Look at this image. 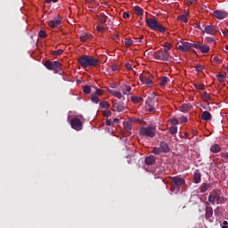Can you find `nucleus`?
Returning <instances> with one entry per match:
<instances>
[{"label": "nucleus", "instance_id": "bb28decb", "mask_svg": "<svg viewBox=\"0 0 228 228\" xmlns=\"http://www.w3.org/2000/svg\"><path fill=\"white\" fill-rule=\"evenodd\" d=\"M180 111H182V113H188V111H190V104L187 103H183L180 106Z\"/></svg>", "mask_w": 228, "mask_h": 228}, {"label": "nucleus", "instance_id": "c85d7f7f", "mask_svg": "<svg viewBox=\"0 0 228 228\" xmlns=\"http://www.w3.org/2000/svg\"><path fill=\"white\" fill-rule=\"evenodd\" d=\"M100 106H101V108H102V110H110V102H108V101H102L100 102Z\"/></svg>", "mask_w": 228, "mask_h": 228}, {"label": "nucleus", "instance_id": "5fc2aeb1", "mask_svg": "<svg viewBox=\"0 0 228 228\" xmlns=\"http://www.w3.org/2000/svg\"><path fill=\"white\" fill-rule=\"evenodd\" d=\"M129 17H131V15L129 14V12H125L123 13V19H129Z\"/></svg>", "mask_w": 228, "mask_h": 228}, {"label": "nucleus", "instance_id": "a211bd4d", "mask_svg": "<svg viewBox=\"0 0 228 228\" xmlns=\"http://www.w3.org/2000/svg\"><path fill=\"white\" fill-rule=\"evenodd\" d=\"M145 165H154V163H156V157H154V155H150V156H147L145 158Z\"/></svg>", "mask_w": 228, "mask_h": 228}, {"label": "nucleus", "instance_id": "0eeeda50", "mask_svg": "<svg viewBox=\"0 0 228 228\" xmlns=\"http://www.w3.org/2000/svg\"><path fill=\"white\" fill-rule=\"evenodd\" d=\"M152 76L149 73L141 75L140 76V81L143 83V85H146V86H150V88H152L154 86V82H152Z\"/></svg>", "mask_w": 228, "mask_h": 228}, {"label": "nucleus", "instance_id": "338daca9", "mask_svg": "<svg viewBox=\"0 0 228 228\" xmlns=\"http://www.w3.org/2000/svg\"><path fill=\"white\" fill-rule=\"evenodd\" d=\"M223 225H228V222L227 221H224L223 222Z\"/></svg>", "mask_w": 228, "mask_h": 228}, {"label": "nucleus", "instance_id": "473e14b6", "mask_svg": "<svg viewBox=\"0 0 228 228\" xmlns=\"http://www.w3.org/2000/svg\"><path fill=\"white\" fill-rule=\"evenodd\" d=\"M134 12L136 15H143V9H142L140 6H135Z\"/></svg>", "mask_w": 228, "mask_h": 228}, {"label": "nucleus", "instance_id": "49530a36", "mask_svg": "<svg viewBox=\"0 0 228 228\" xmlns=\"http://www.w3.org/2000/svg\"><path fill=\"white\" fill-rule=\"evenodd\" d=\"M171 124L173 126H175L179 124V120L177 118H172L171 119Z\"/></svg>", "mask_w": 228, "mask_h": 228}, {"label": "nucleus", "instance_id": "4be33fe9", "mask_svg": "<svg viewBox=\"0 0 228 228\" xmlns=\"http://www.w3.org/2000/svg\"><path fill=\"white\" fill-rule=\"evenodd\" d=\"M97 19L101 24H106V21L108 20V16H106L104 13H100L97 16Z\"/></svg>", "mask_w": 228, "mask_h": 228}, {"label": "nucleus", "instance_id": "f704fd0d", "mask_svg": "<svg viewBox=\"0 0 228 228\" xmlns=\"http://www.w3.org/2000/svg\"><path fill=\"white\" fill-rule=\"evenodd\" d=\"M216 79L219 81V83H224L225 81V75L218 74L216 76Z\"/></svg>", "mask_w": 228, "mask_h": 228}, {"label": "nucleus", "instance_id": "6ab92c4d", "mask_svg": "<svg viewBox=\"0 0 228 228\" xmlns=\"http://www.w3.org/2000/svg\"><path fill=\"white\" fill-rule=\"evenodd\" d=\"M205 33H208V35H216V28L211 25H208L205 27Z\"/></svg>", "mask_w": 228, "mask_h": 228}, {"label": "nucleus", "instance_id": "de8ad7c7", "mask_svg": "<svg viewBox=\"0 0 228 228\" xmlns=\"http://www.w3.org/2000/svg\"><path fill=\"white\" fill-rule=\"evenodd\" d=\"M103 117H111V111L106 110L102 112Z\"/></svg>", "mask_w": 228, "mask_h": 228}, {"label": "nucleus", "instance_id": "f257e3e1", "mask_svg": "<svg viewBox=\"0 0 228 228\" xmlns=\"http://www.w3.org/2000/svg\"><path fill=\"white\" fill-rule=\"evenodd\" d=\"M77 61L83 69H88V67H97L99 63H101V61L90 55H82L77 59Z\"/></svg>", "mask_w": 228, "mask_h": 228}, {"label": "nucleus", "instance_id": "2eb2a0df", "mask_svg": "<svg viewBox=\"0 0 228 228\" xmlns=\"http://www.w3.org/2000/svg\"><path fill=\"white\" fill-rule=\"evenodd\" d=\"M213 14L214 17H216V19H219V20H222L227 17V12L224 11H215Z\"/></svg>", "mask_w": 228, "mask_h": 228}, {"label": "nucleus", "instance_id": "9b49d317", "mask_svg": "<svg viewBox=\"0 0 228 228\" xmlns=\"http://www.w3.org/2000/svg\"><path fill=\"white\" fill-rule=\"evenodd\" d=\"M49 28H52V29H54V28H60L61 26V19H54L50 21H48Z\"/></svg>", "mask_w": 228, "mask_h": 228}, {"label": "nucleus", "instance_id": "c9c22d12", "mask_svg": "<svg viewBox=\"0 0 228 228\" xmlns=\"http://www.w3.org/2000/svg\"><path fill=\"white\" fill-rule=\"evenodd\" d=\"M91 101H92V102H94L95 104H99V96H97L96 94H92Z\"/></svg>", "mask_w": 228, "mask_h": 228}, {"label": "nucleus", "instance_id": "c03bdc74", "mask_svg": "<svg viewBox=\"0 0 228 228\" xmlns=\"http://www.w3.org/2000/svg\"><path fill=\"white\" fill-rule=\"evenodd\" d=\"M39 37L41 38H45V37H47V33L45 32V30H40L39 31Z\"/></svg>", "mask_w": 228, "mask_h": 228}, {"label": "nucleus", "instance_id": "052dcab7", "mask_svg": "<svg viewBox=\"0 0 228 228\" xmlns=\"http://www.w3.org/2000/svg\"><path fill=\"white\" fill-rule=\"evenodd\" d=\"M96 94H97V95H102V90L96 89Z\"/></svg>", "mask_w": 228, "mask_h": 228}, {"label": "nucleus", "instance_id": "412c9836", "mask_svg": "<svg viewBox=\"0 0 228 228\" xmlns=\"http://www.w3.org/2000/svg\"><path fill=\"white\" fill-rule=\"evenodd\" d=\"M201 98L203 99L204 102H207L208 104H209V102L213 101V99L211 98L209 94H208V92L203 93Z\"/></svg>", "mask_w": 228, "mask_h": 228}, {"label": "nucleus", "instance_id": "ddd939ff", "mask_svg": "<svg viewBox=\"0 0 228 228\" xmlns=\"http://www.w3.org/2000/svg\"><path fill=\"white\" fill-rule=\"evenodd\" d=\"M194 49L200 50V53H203L204 54H206V53H209V46H208L207 45H202L200 44H195Z\"/></svg>", "mask_w": 228, "mask_h": 228}, {"label": "nucleus", "instance_id": "4c0bfd02", "mask_svg": "<svg viewBox=\"0 0 228 228\" xmlns=\"http://www.w3.org/2000/svg\"><path fill=\"white\" fill-rule=\"evenodd\" d=\"M84 94H90L92 92V87L90 86H85L83 88Z\"/></svg>", "mask_w": 228, "mask_h": 228}, {"label": "nucleus", "instance_id": "bf43d9fd", "mask_svg": "<svg viewBox=\"0 0 228 228\" xmlns=\"http://www.w3.org/2000/svg\"><path fill=\"white\" fill-rule=\"evenodd\" d=\"M214 61L216 62V63H220V59L218 58V57H214Z\"/></svg>", "mask_w": 228, "mask_h": 228}, {"label": "nucleus", "instance_id": "9d476101", "mask_svg": "<svg viewBox=\"0 0 228 228\" xmlns=\"http://www.w3.org/2000/svg\"><path fill=\"white\" fill-rule=\"evenodd\" d=\"M70 126L72 129H75V131H81V129H83V122H81V119L77 118L70 119Z\"/></svg>", "mask_w": 228, "mask_h": 228}, {"label": "nucleus", "instance_id": "423d86ee", "mask_svg": "<svg viewBox=\"0 0 228 228\" xmlns=\"http://www.w3.org/2000/svg\"><path fill=\"white\" fill-rule=\"evenodd\" d=\"M153 57L155 60H160V61H167L168 58H170V53L160 49L153 53Z\"/></svg>", "mask_w": 228, "mask_h": 228}, {"label": "nucleus", "instance_id": "0e129e2a", "mask_svg": "<svg viewBox=\"0 0 228 228\" xmlns=\"http://www.w3.org/2000/svg\"><path fill=\"white\" fill-rule=\"evenodd\" d=\"M143 40V36H142L140 38H139V43L142 44V41Z\"/></svg>", "mask_w": 228, "mask_h": 228}, {"label": "nucleus", "instance_id": "13d9d810", "mask_svg": "<svg viewBox=\"0 0 228 228\" xmlns=\"http://www.w3.org/2000/svg\"><path fill=\"white\" fill-rule=\"evenodd\" d=\"M111 70H112V72H115L116 70H118V65L112 66Z\"/></svg>", "mask_w": 228, "mask_h": 228}, {"label": "nucleus", "instance_id": "f03ea898", "mask_svg": "<svg viewBox=\"0 0 228 228\" xmlns=\"http://www.w3.org/2000/svg\"><path fill=\"white\" fill-rule=\"evenodd\" d=\"M208 202L213 206L216 204H224L225 202V198L224 197V194H222V191L220 189L213 190L208 196Z\"/></svg>", "mask_w": 228, "mask_h": 228}, {"label": "nucleus", "instance_id": "6e6552de", "mask_svg": "<svg viewBox=\"0 0 228 228\" xmlns=\"http://www.w3.org/2000/svg\"><path fill=\"white\" fill-rule=\"evenodd\" d=\"M195 44L189 43V42H182L178 46L177 49L182 53H188L191 49L195 48Z\"/></svg>", "mask_w": 228, "mask_h": 228}, {"label": "nucleus", "instance_id": "3c124183", "mask_svg": "<svg viewBox=\"0 0 228 228\" xmlns=\"http://www.w3.org/2000/svg\"><path fill=\"white\" fill-rule=\"evenodd\" d=\"M180 122L182 123V124H186V122H188V118H186V117H182L181 118H180Z\"/></svg>", "mask_w": 228, "mask_h": 228}, {"label": "nucleus", "instance_id": "09e8293b", "mask_svg": "<svg viewBox=\"0 0 228 228\" xmlns=\"http://www.w3.org/2000/svg\"><path fill=\"white\" fill-rule=\"evenodd\" d=\"M185 1H186L187 6H191V4H193V3H197V1H199V0H185Z\"/></svg>", "mask_w": 228, "mask_h": 228}, {"label": "nucleus", "instance_id": "f8f14e48", "mask_svg": "<svg viewBox=\"0 0 228 228\" xmlns=\"http://www.w3.org/2000/svg\"><path fill=\"white\" fill-rule=\"evenodd\" d=\"M145 110L148 113L154 112V102L152 100L146 101Z\"/></svg>", "mask_w": 228, "mask_h": 228}, {"label": "nucleus", "instance_id": "39448f33", "mask_svg": "<svg viewBox=\"0 0 228 228\" xmlns=\"http://www.w3.org/2000/svg\"><path fill=\"white\" fill-rule=\"evenodd\" d=\"M44 66L48 70H53L55 74L61 71V63L60 61H51L50 60H47L45 61Z\"/></svg>", "mask_w": 228, "mask_h": 228}, {"label": "nucleus", "instance_id": "dca6fc26", "mask_svg": "<svg viewBox=\"0 0 228 228\" xmlns=\"http://www.w3.org/2000/svg\"><path fill=\"white\" fill-rule=\"evenodd\" d=\"M159 148H160V151L165 154H167V152H170V147L168 146V143L165 142H161L159 143Z\"/></svg>", "mask_w": 228, "mask_h": 228}, {"label": "nucleus", "instance_id": "f3484780", "mask_svg": "<svg viewBox=\"0 0 228 228\" xmlns=\"http://www.w3.org/2000/svg\"><path fill=\"white\" fill-rule=\"evenodd\" d=\"M120 90H121L122 94H124L125 95H127V94H129V92H131V90H133V88L131 87V86L122 84L120 86Z\"/></svg>", "mask_w": 228, "mask_h": 228}, {"label": "nucleus", "instance_id": "6e6d98bb", "mask_svg": "<svg viewBox=\"0 0 228 228\" xmlns=\"http://www.w3.org/2000/svg\"><path fill=\"white\" fill-rule=\"evenodd\" d=\"M126 69H127V70H132L133 69V65H131V63H126Z\"/></svg>", "mask_w": 228, "mask_h": 228}, {"label": "nucleus", "instance_id": "72a5a7b5", "mask_svg": "<svg viewBox=\"0 0 228 228\" xmlns=\"http://www.w3.org/2000/svg\"><path fill=\"white\" fill-rule=\"evenodd\" d=\"M170 49H172V45H170L169 43H166L164 45V49H162V50L164 53H168L170 51Z\"/></svg>", "mask_w": 228, "mask_h": 228}, {"label": "nucleus", "instance_id": "1a4fd4ad", "mask_svg": "<svg viewBox=\"0 0 228 228\" xmlns=\"http://www.w3.org/2000/svg\"><path fill=\"white\" fill-rule=\"evenodd\" d=\"M171 184L175 186L177 190H181V186L184 184V180L181 176L171 177Z\"/></svg>", "mask_w": 228, "mask_h": 228}, {"label": "nucleus", "instance_id": "4468645a", "mask_svg": "<svg viewBox=\"0 0 228 228\" xmlns=\"http://www.w3.org/2000/svg\"><path fill=\"white\" fill-rule=\"evenodd\" d=\"M212 217H213V207L207 206L206 207L205 218H206V220H208L209 222H211Z\"/></svg>", "mask_w": 228, "mask_h": 228}, {"label": "nucleus", "instance_id": "7c9ffc66", "mask_svg": "<svg viewBox=\"0 0 228 228\" xmlns=\"http://www.w3.org/2000/svg\"><path fill=\"white\" fill-rule=\"evenodd\" d=\"M168 81H169V79L167 78V77H162L160 78V82H159L160 86H166L167 83H168Z\"/></svg>", "mask_w": 228, "mask_h": 228}, {"label": "nucleus", "instance_id": "a878e982", "mask_svg": "<svg viewBox=\"0 0 228 228\" xmlns=\"http://www.w3.org/2000/svg\"><path fill=\"white\" fill-rule=\"evenodd\" d=\"M90 38H92V35H90L86 32H84L81 34V37H80L81 42H86V41L89 40Z\"/></svg>", "mask_w": 228, "mask_h": 228}, {"label": "nucleus", "instance_id": "e2e57ef3", "mask_svg": "<svg viewBox=\"0 0 228 228\" xmlns=\"http://www.w3.org/2000/svg\"><path fill=\"white\" fill-rule=\"evenodd\" d=\"M223 35H224V37H228V29L223 30Z\"/></svg>", "mask_w": 228, "mask_h": 228}, {"label": "nucleus", "instance_id": "a18cd8bd", "mask_svg": "<svg viewBox=\"0 0 228 228\" xmlns=\"http://www.w3.org/2000/svg\"><path fill=\"white\" fill-rule=\"evenodd\" d=\"M195 69H196V71L197 72H202L203 70H204V66H202V65H197L196 67H195Z\"/></svg>", "mask_w": 228, "mask_h": 228}, {"label": "nucleus", "instance_id": "cd10ccee", "mask_svg": "<svg viewBox=\"0 0 228 228\" xmlns=\"http://www.w3.org/2000/svg\"><path fill=\"white\" fill-rule=\"evenodd\" d=\"M113 109L117 110V111H124L125 107L123 103H114L113 104Z\"/></svg>", "mask_w": 228, "mask_h": 228}, {"label": "nucleus", "instance_id": "7ed1b4c3", "mask_svg": "<svg viewBox=\"0 0 228 228\" xmlns=\"http://www.w3.org/2000/svg\"><path fill=\"white\" fill-rule=\"evenodd\" d=\"M156 125L151 124L148 126H141L139 133L141 136H146L147 138H154L156 136Z\"/></svg>", "mask_w": 228, "mask_h": 228}, {"label": "nucleus", "instance_id": "58836bf2", "mask_svg": "<svg viewBox=\"0 0 228 228\" xmlns=\"http://www.w3.org/2000/svg\"><path fill=\"white\" fill-rule=\"evenodd\" d=\"M161 152H163V151H161V148H158V147H155V148H153V150H152V153L153 154H156V155H159V154H161Z\"/></svg>", "mask_w": 228, "mask_h": 228}, {"label": "nucleus", "instance_id": "37998d69", "mask_svg": "<svg viewBox=\"0 0 228 228\" xmlns=\"http://www.w3.org/2000/svg\"><path fill=\"white\" fill-rule=\"evenodd\" d=\"M170 134H175L177 133V126H171L169 127Z\"/></svg>", "mask_w": 228, "mask_h": 228}, {"label": "nucleus", "instance_id": "680f3d73", "mask_svg": "<svg viewBox=\"0 0 228 228\" xmlns=\"http://www.w3.org/2000/svg\"><path fill=\"white\" fill-rule=\"evenodd\" d=\"M112 124H113V122L110 119L106 120V125L107 126H111Z\"/></svg>", "mask_w": 228, "mask_h": 228}, {"label": "nucleus", "instance_id": "2f4dec72", "mask_svg": "<svg viewBox=\"0 0 228 228\" xmlns=\"http://www.w3.org/2000/svg\"><path fill=\"white\" fill-rule=\"evenodd\" d=\"M123 126L126 128V131H131V129H133V125L129 121L123 122Z\"/></svg>", "mask_w": 228, "mask_h": 228}, {"label": "nucleus", "instance_id": "b1692460", "mask_svg": "<svg viewBox=\"0 0 228 228\" xmlns=\"http://www.w3.org/2000/svg\"><path fill=\"white\" fill-rule=\"evenodd\" d=\"M210 187H211V184L209 183H202L200 187V191L201 193H206V191H208Z\"/></svg>", "mask_w": 228, "mask_h": 228}, {"label": "nucleus", "instance_id": "774afa93", "mask_svg": "<svg viewBox=\"0 0 228 228\" xmlns=\"http://www.w3.org/2000/svg\"><path fill=\"white\" fill-rule=\"evenodd\" d=\"M114 122H118L119 121V119L118 118H114V120H113Z\"/></svg>", "mask_w": 228, "mask_h": 228}, {"label": "nucleus", "instance_id": "ea45409f", "mask_svg": "<svg viewBox=\"0 0 228 228\" xmlns=\"http://www.w3.org/2000/svg\"><path fill=\"white\" fill-rule=\"evenodd\" d=\"M194 86L197 90H206L204 84H195Z\"/></svg>", "mask_w": 228, "mask_h": 228}, {"label": "nucleus", "instance_id": "aec40b11", "mask_svg": "<svg viewBox=\"0 0 228 228\" xmlns=\"http://www.w3.org/2000/svg\"><path fill=\"white\" fill-rule=\"evenodd\" d=\"M201 118L202 120H205L206 122H209L211 120V113L208 110H205L201 113Z\"/></svg>", "mask_w": 228, "mask_h": 228}, {"label": "nucleus", "instance_id": "20e7f679", "mask_svg": "<svg viewBox=\"0 0 228 228\" xmlns=\"http://www.w3.org/2000/svg\"><path fill=\"white\" fill-rule=\"evenodd\" d=\"M146 24L148 28L153 29V31H159V33H165V31H167V28L163 27V25L159 24L156 19H146Z\"/></svg>", "mask_w": 228, "mask_h": 228}, {"label": "nucleus", "instance_id": "5701e85b", "mask_svg": "<svg viewBox=\"0 0 228 228\" xmlns=\"http://www.w3.org/2000/svg\"><path fill=\"white\" fill-rule=\"evenodd\" d=\"M220 151H222V148L218 144H214L210 147V152H213V154H217Z\"/></svg>", "mask_w": 228, "mask_h": 228}, {"label": "nucleus", "instance_id": "4d7b16f0", "mask_svg": "<svg viewBox=\"0 0 228 228\" xmlns=\"http://www.w3.org/2000/svg\"><path fill=\"white\" fill-rule=\"evenodd\" d=\"M221 156H222V158L228 159V152H223V153H221Z\"/></svg>", "mask_w": 228, "mask_h": 228}, {"label": "nucleus", "instance_id": "603ef678", "mask_svg": "<svg viewBox=\"0 0 228 228\" xmlns=\"http://www.w3.org/2000/svg\"><path fill=\"white\" fill-rule=\"evenodd\" d=\"M54 54H56L57 56H61V54H63V50L59 49L54 52Z\"/></svg>", "mask_w": 228, "mask_h": 228}, {"label": "nucleus", "instance_id": "79ce46f5", "mask_svg": "<svg viewBox=\"0 0 228 228\" xmlns=\"http://www.w3.org/2000/svg\"><path fill=\"white\" fill-rule=\"evenodd\" d=\"M114 95V97H117V99H122V93L120 92H110Z\"/></svg>", "mask_w": 228, "mask_h": 228}, {"label": "nucleus", "instance_id": "69168bd1", "mask_svg": "<svg viewBox=\"0 0 228 228\" xmlns=\"http://www.w3.org/2000/svg\"><path fill=\"white\" fill-rule=\"evenodd\" d=\"M45 3L47 4H49L50 3H53V0H45Z\"/></svg>", "mask_w": 228, "mask_h": 228}, {"label": "nucleus", "instance_id": "393cba45", "mask_svg": "<svg viewBox=\"0 0 228 228\" xmlns=\"http://www.w3.org/2000/svg\"><path fill=\"white\" fill-rule=\"evenodd\" d=\"M131 101L134 104H140V102H143V98H142L141 96H134H134L131 97Z\"/></svg>", "mask_w": 228, "mask_h": 228}, {"label": "nucleus", "instance_id": "8fccbe9b", "mask_svg": "<svg viewBox=\"0 0 228 228\" xmlns=\"http://www.w3.org/2000/svg\"><path fill=\"white\" fill-rule=\"evenodd\" d=\"M97 31H99V33H104V27L98 25L96 27Z\"/></svg>", "mask_w": 228, "mask_h": 228}, {"label": "nucleus", "instance_id": "a19ab883", "mask_svg": "<svg viewBox=\"0 0 228 228\" xmlns=\"http://www.w3.org/2000/svg\"><path fill=\"white\" fill-rule=\"evenodd\" d=\"M133 44H134V43L132 39H126L125 40V45L126 47H131V45H133Z\"/></svg>", "mask_w": 228, "mask_h": 228}, {"label": "nucleus", "instance_id": "c756f323", "mask_svg": "<svg viewBox=\"0 0 228 228\" xmlns=\"http://www.w3.org/2000/svg\"><path fill=\"white\" fill-rule=\"evenodd\" d=\"M201 177H202V175H200V173L196 172L194 174V183H195V184H199V183H200Z\"/></svg>", "mask_w": 228, "mask_h": 228}, {"label": "nucleus", "instance_id": "864d4df0", "mask_svg": "<svg viewBox=\"0 0 228 228\" xmlns=\"http://www.w3.org/2000/svg\"><path fill=\"white\" fill-rule=\"evenodd\" d=\"M215 215H216V216H220V207H217L215 209Z\"/></svg>", "mask_w": 228, "mask_h": 228}, {"label": "nucleus", "instance_id": "e433bc0d", "mask_svg": "<svg viewBox=\"0 0 228 228\" xmlns=\"http://www.w3.org/2000/svg\"><path fill=\"white\" fill-rule=\"evenodd\" d=\"M178 20H182V22H184L185 24L188 22V18H186V15L183 14L177 17Z\"/></svg>", "mask_w": 228, "mask_h": 228}]
</instances>
